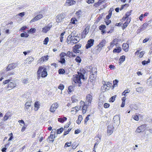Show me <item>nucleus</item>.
<instances>
[{
    "label": "nucleus",
    "instance_id": "obj_10",
    "mask_svg": "<svg viewBox=\"0 0 152 152\" xmlns=\"http://www.w3.org/2000/svg\"><path fill=\"white\" fill-rule=\"evenodd\" d=\"M16 84L15 80H10V82L8 84L7 88H9L14 87L16 86Z\"/></svg>",
    "mask_w": 152,
    "mask_h": 152
},
{
    "label": "nucleus",
    "instance_id": "obj_36",
    "mask_svg": "<svg viewBox=\"0 0 152 152\" xmlns=\"http://www.w3.org/2000/svg\"><path fill=\"white\" fill-rule=\"evenodd\" d=\"M58 61L61 64H64L65 63V60L64 58L60 57V60Z\"/></svg>",
    "mask_w": 152,
    "mask_h": 152
},
{
    "label": "nucleus",
    "instance_id": "obj_13",
    "mask_svg": "<svg viewBox=\"0 0 152 152\" xmlns=\"http://www.w3.org/2000/svg\"><path fill=\"white\" fill-rule=\"evenodd\" d=\"M113 120L114 123L117 124H119L120 122V117L119 115L114 116Z\"/></svg>",
    "mask_w": 152,
    "mask_h": 152
},
{
    "label": "nucleus",
    "instance_id": "obj_43",
    "mask_svg": "<svg viewBox=\"0 0 152 152\" xmlns=\"http://www.w3.org/2000/svg\"><path fill=\"white\" fill-rule=\"evenodd\" d=\"M28 34L26 33H22L20 34V36L21 37H27L28 36Z\"/></svg>",
    "mask_w": 152,
    "mask_h": 152
},
{
    "label": "nucleus",
    "instance_id": "obj_41",
    "mask_svg": "<svg viewBox=\"0 0 152 152\" xmlns=\"http://www.w3.org/2000/svg\"><path fill=\"white\" fill-rule=\"evenodd\" d=\"M75 60L77 62L80 63L81 62V60L80 58L78 56L75 58Z\"/></svg>",
    "mask_w": 152,
    "mask_h": 152
},
{
    "label": "nucleus",
    "instance_id": "obj_31",
    "mask_svg": "<svg viewBox=\"0 0 152 152\" xmlns=\"http://www.w3.org/2000/svg\"><path fill=\"white\" fill-rule=\"evenodd\" d=\"M104 84L106 86L108 90H109L110 89L111 86L112 84L111 83L109 82H107L106 83L105 82V83Z\"/></svg>",
    "mask_w": 152,
    "mask_h": 152
},
{
    "label": "nucleus",
    "instance_id": "obj_15",
    "mask_svg": "<svg viewBox=\"0 0 152 152\" xmlns=\"http://www.w3.org/2000/svg\"><path fill=\"white\" fill-rule=\"evenodd\" d=\"M129 45L126 43H124L122 45V49L125 52H127L129 50Z\"/></svg>",
    "mask_w": 152,
    "mask_h": 152
},
{
    "label": "nucleus",
    "instance_id": "obj_52",
    "mask_svg": "<svg viewBox=\"0 0 152 152\" xmlns=\"http://www.w3.org/2000/svg\"><path fill=\"white\" fill-rule=\"evenodd\" d=\"M64 85L62 84H60V85L58 86V88L61 90H62L64 89Z\"/></svg>",
    "mask_w": 152,
    "mask_h": 152
},
{
    "label": "nucleus",
    "instance_id": "obj_47",
    "mask_svg": "<svg viewBox=\"0 0 152 152\" xmlns=\"http://www.w3.org/2000/svg\"><path fill=\"white\" fill-rule=\"evenodd\" d=\"M63 131V128H61L60 129H58L57 131V134H60Z\"/></svg>",
    "mask_w": 152,
    "mask_h": 152
},
{
    "label": "nucleus",
    "instance_id": "obj_12",
    "mask_svg": "<svg viewBox=\"0 0 152 152\" xmlns=\"http://www.w3.org/2000/svg\"><path fill=\"white\" fill-rule=\"evenodd\" d=\"M106 41L105 39H103L101 42L98 45V49L101 50L105 44Z\"/></svg>",
    "mask_w": 152,
    "mask_h": 152
},
{
    "label": "nucleus",
    "instance_id": "obj_16",
    "mask_svg": "<svg viewBox=\"0 0 152 152\" xmlns=\"http://www.w3.org/2000/svg\"><path fill=\"white\" fill-rule=\"evenodd\" d=\"M89 28L88 27H86L82 32V37H85L86 36L89 32Z\"/></svg>",
    "mask_w": 152,
    "mask_h": 152
},
{
    "label": "nucleus",
    "instance_id": "obj_49",
    "mask_svg": "<svg viewBox=\"0 0 152 152\" xmlns=\"http://www.w3.org/2000/svg\"><path fill=\"white\" fill-rule=\"evenodd\" d=\"M48 41H49L48 38V37H47L44 40V41L43 42L44 44V45H47L48 44Z\"/></svg>",
    "mask_w": 152,
    "mask_h": 152
},
{
    "label": "nucleus",
    "instance_id": "obj_32",
    "mask_svg": "<svg viewBox=\"0 0 152 152\" xmlns=\"http://www.w3.org/2000/svg\"><path fill=\"white\" fill-rule=\"evenodd\" d=\"M88 106V105H83L82 108V112L84 114L86 113Z\"/></svg>",
    "mask_w": 152,
    "mask_h": 152
},
{
    "label": "nucleus",
    "instance_id": "obj_44",
    "mask_svg": "<svg viewBox=\"0 0 152 152\" xmlns=\"http://www.w3.org/2000/svg\"><path fill=\"white\" fill-rule=\"evenodd\" d=\"M116 96V95L114 96H112L109 99L110 102H113L115 100V98Z\"/></svg>",
    "mask_w": 152,
    "mask_h": 152
},
{
    "label": "nucleus",
    "instance_id": "obj_40",
    "mask_svg": "<svg viewBox=\"0 0 152 152\" xmlns=\"http://www.w3.org/2000/svg\"><path fill=\"white\" fill-rule=\"evenodd\" d=\"M71 144L72 142H67L65 143L64 148H65L66 147H69L71 145Z\"/></svg>",
    "mask_w": 152,
    "mask_h": 152
},
{
    "label": "nucleus",
    "instance_id": "obj_45",
    "mask_svg": "<svg viewBox=\"0 0 152 152\" xmlns=\"http://www.w3.org/2000/svg\"><path fill=\"white\" fill-rule=\"evenodd\" d=\"M58 72L60 74H63L65 72L63 69H59Z\"/></svg>",
    "mask_w": 152,
    "mask_h": 152
},
{
    "label": "nucleus",
    "instance_id": "obj_50",
    "mask_svg": "<svg viewBox=\"0 0 152 152\" xmlns=\"http://www.w3.org/2000/svg\"><path fill=\"white\" fill-rule=\"evenodd\" d=\"M106 26L104 25H101L99 27V28L100 30H103L105 28Z\"/></svg>",
    "mask_w": 152,
    "mask_h": 152
},
{
    "label": "nucleus",
    "instance_id": "obj_59",
    "mask_svg": "<svg viewBox=\"0 0 152 152\" xmlns=\"http://www.w3.org/2000/svg\"><path fill=\"white\" fill-rule=\"evenodd\" d=\"M129 24H128L127 23H125L123 24V26H122V29H124L125 28H126L127 26H128Z\"/></svg>",
    "mask_w": 152,
    "mask_h": 152
},
{
    "label": "nucleus",
    "instance_id": "obj_42",
    "mask_svg": "<svg viewBox=\"0 0 152 152\" xmlns=\"http://www.w3.org/2000/svg\"><path fill=\"white\" fill-rule=\"evenodd\" d=\"M150 62V60L149 59H148V61H142V65H145L146 64H147Z\"/></svg>",
    "mask_w": 152,
    "mask_h": 152
},
{
    "label": "nucleus",
    "instance_id": "obj_18",
    "mask_svg": "<svg viewBox=\"0 0 152 152\" xmlns=\"http://www.w3.org/2000/svg\"><path fill=\"white\" fill-rule=\"evenodd\" d=\"M48 57L49 56L48 55L42 56V58H40L39 60L40 62H43L44 61L48 60Z\"/></svg>",
    "mask_w": 152,
    "mask_h": 152
},
{
    "label": "nucleus",
    "instance_id": "obj_28",
    "mask_svg": "<svg viewBox=\"0 0 152 152\" xmlns=\"http://www.w3.org/2000/svg\"><path fill=\"white\" fill-rule=\"evenodd\" d=\"M121 47H119L118 48H115L113 51V52L119 53L121 52Z\"/></svg>",
    "mask_w": 152,
    "mask_h": 152
},
{
    "label": "nucleus",
    "instance_id": "obj_35",
    "mask_svg": "<svg viewBox=\"0 0 152 152\" xmlns=\"http://www.w3.org/2000/svg\"><path fill=\"white\" fill-rule=\"evenodd\" d=\"M36 31V29L35 28H31L28 31V32L29 33H31L32 34L34 33Z\"/></svg>",
    "mask_w": 152,
    "mask_h": 152
},
{
    "label": "nucleus",
    "instance_id": "obj_55",
    "mask_svg": "<svg viewBox=\"0 0 152 152\" xmlns=\"http://www.w3.org/2000/svg\"><path fill=\"white\" fill-rule=\"evenodd\" d=\"M110 46H109V49H111L113 48V47L115 45V43L113 42H111L110 43Z\"/></svg>",
    "mask_w": 152,
    "mask_h": 152
},
{
    "label": "nucleus",
    "instance_id": "obj_34",
    "mask_svg": "<svg viewBox=\"0 0 152 152\" xmlns=\"http://www.w3.org/2000/svg\"><path fill=\"white\" fill-rule=\"evenodd\" d=\"M136 90L138 92L142 93L144 89L142 87H140L136 88Z\"/></svg>",
    "mask_w": 152,
    "mask_h": 152
},
{
    "label": "nucleus",
    "instance_id": "obj_22",
    "mask_svg": "<svg viewBox=\"0 0 152 152\" xmlns=\"http://www.w3.org/2000/svg\"><path fill=\"white\" fill-rule=\"evenodd\" d=\"M67 56H68L69 57L71 58L72 57H75L76 56V55L73 54L72 52L68 51L67 53Z\"/></svg>",
    "mask_w": 152,
    "mask_h": 152
},
{
    "label": "nucleus",
    "instance_id": "obj_27",
    "mask_svg": "<svg viewBox=\"0 0 152 152\" xmlns=\"http://www.w3.org/2000/svg\"><path fill=\"white\" fill-rule=\"evenodd\" d=\"M73 51L74 52L76 53H81V52L80 50H79L78 49H77L76 48H75V47H73Z\"/></svg>",
    "mask_w": 152,
    "mask_h": 152
},
{
    "label": "nucleus",
    "instance_id": "obj_8",
    "mask_svg": "<svg viewBox=\"0 0 152 152\" xmlns=\"http://www.w3.org/2000/svg\"><path fill=\"white\" fill-rule=\"evenodd\" d=\"M56 21L57 22H61L62 20L64 18V14H61L58 15L56 17Z\"/></svg>",
    "mask_w": 152,
    "mask_h": 152
},
{
    "label": "nucleus",
    "instance_id": "obj_24",
    "mask_svg": "<svg viewBox=\"0 0 152 152\" xmlns=\"http://www.w3.org/2000/svg\"><path fill=\"white\" fill-rule=\"evenodd\" d=\"M54 138L55 136H54L53 134H51L48 137V139L50 141L53 142L54 140Z\"/></svg>",
    "mask_w": 152,
    "mask_h": 152
},
{
    "label": "nucleus",
    "instance_id": "obj_23",
    "mask_svg": "<svg viewBox=\"0 0 152 152\" xmlns=\"http://www.w3.org/2000/svg\"><path fill=\"white\" fill-rule=\"evenodd\" d=\"M125 57L123 55L120 56L119 59V63L121 64L125 60Z\"/></svg>",
    "mask_w": 152,
    "mask_h": 152
},
{
    "label": "nucleus",
    "instance_id": "obj_21",
    "mask_svg": "<svg viewBox=\"0 0 152 152\" xmlns=\"http://www.w3.org/2000/svg\"><path fill=\"white\" fill-rule=\"evenodd\" d=\"M58 107V105H51L50 109V110L51 112H53Z\"/></svg>",
    "mask_w": 152,
    "mask_h": 152
},
{
    "label": "nucleus",
    "instance_id": "obj_39",
    "mask_svg": "<svg viewBox=\"0 0 152 152\" xmlns=\"http://www.w3.org/2000/svg\"><path fill=\"white\" fill-rule=\"evenodd\" d=\"M28 97L29 98L26 99V102L25 104V105L27 104H30L32 102L31 98L29 97Z\"/></svg>",
    "mask_w": 152,
    "mask_h": 152
},
{
    "label": "nucleus",
    "instance_id": "obj_53",
    "mask_svg": "<svg viewBox=\"0 0 152 152\" xmlns=\"http://www.w3.org/2000/svg\"><path fill=\"white\" fill-rule=\"evenodd\" d=\"M81 45L80 44H78L76 45L75 46H74L73 47H75V48H76L77 49H79L81 47Z\"/></svg>",
    "mask_w": 152,
    "mask_h": 152
},
{
    "label": "nucleus",
    "instance_id": "obj_38",
    "mask_svg": "<svg viewBox=\"0 0 152 152\" xmlns=\"http://www.w3.org/2000/svg\"><path fill=\"white\" fill-rule=\"evenodd\" d=\"M73 90V86H69L68 87V92L69 93H71Z\"/></svg>",
    "mask_w": 152,
    "mask_h": 152
},
{
    "label": "nucleus",
    "instance_id": "obj_62",
    "mask_svg": "<svg viewBox=\"0 0 152 152\" xmlns=\"http://www.w3.org/2000/svg\"><path fill=\"white\" fill-rule=\"evenodd\" d=\"M133 118L136 121H138L139 120V117L136 114V115L133 117Z\"/></svg>",
    "mask_w": 152,
    "mask_h": 152
},
{
    "label": "nucleus",
    "instance_id": "obj_25",
    "mask_svg": "<svg viewBox=\"0 0 152 152\" xmlns=\"http://www.w3.org/2000/svg\"><path fill=\"white\" fill-rule=\"evenodd\" d=\"M108 13V15L106 16L105 19H109L111 17L112 13V11L111 10V9H110Z\"/></svg>",
    "mask_w": 152,
    "mask_h": 152
},
{
    "label": "nucleus",
    "instance_id": "obj_26",
    "mask_svg": "<svg viewBox=\"0 0 152 152\" xmlns=\"http://www.w3.org/2000/svg\"><path fill=\"white\" fill-rule=\"evenodd\" d=\"M83 119L82 116L81 115H79L78 116L77 120L76 121V123L78 124H79L81 122V121Z\"/></svg>",
    "mask_w": 152,
    "mask_h": 152
},
{
    "label": "nucleus",
    "instance_id": "obj_58",
    "mask_svg": "<svg viewBox=\"0 0 152 152\" xmlns=\"http://www.w3.org/2000/svg\"><path fill=\"white\" fill-rule=\"evenodd\" d=\"M90 116V115H88L87 116L86 118L85 121H84V123L85 124L89 120V117Z\"/></svg>",
    "mask_w": 152,
    "mask_h": 152
},
{
    "label": "nucleus",
    "instance_id": "obj_56",
    "mask_svg": "<svg viewBox=\"0 0 152 152\" xmlns=\"http://www.w3.org/2000/svg\"><path fill=\"white\" fill-rule=\"evenodd\" d=\"M118 81L117 80H115L113 81V85L115 86V87L117 86V83L118 82Z\"/></svg>",
    "mask_w": 152,
    "mask_h": 152
},
{
    "label": "nucleus",
    "instance_id": "obj_51",
    "mask_svg": "<svg viewBox=\"0 0 152 152\" xmlns=\"http://www.w3.org/2000/svg\"><path fill=\"white\" fill-rule=\"evenodd\" d=\"M43 17V15L42 14H39L36 16V19L37 20L40 19Z\"/></svg>",
    "mask_w": 152,
    "mask_h": 152
},
{
    "label": "nucleus",
    "instance_id": "obj_17",
    "mask_svg": "<svg viewBox=\"0 0 152 152\" xmlns=\"http://www.w3.org/2000/svg\"><path fill=\"white\" fill-rule=\"evenodd\" d=\"M80 79V77H79L77 75L76 76L74 77V80L75 83L81 84Z\"/></svg>",
    "mask_w": 152,
    "mask_h": 152
},
{
    "label": "nucleus",
    "instance_id": "obj_30",
    "mask_svg": "<svg viewBox=\"0 0 152 152\" xmlns=\"http://www.w3.org/2000/svg\"><path fill=\"white\" fill-rule=\"evenodd\" d=\"M72 35V34H71ZM72 35H69L67 39V42L68 44H72V42H71V40Z\"/></svg>",
    "mask_w": 152,
    "mask_h": 152
},
{
    "label": "nucleus",
    "instance_id": "obj_61",
    "mask_svg": "<svg viewBox=\"0 0 152 152\" xmlns=\"http://www.w3.org/2000/svg\"><path fill=\"white\" fill-rule=\"evenodd\" d=\"M61 57L64 58L65 56H67V53L64 52L61 53L60 55Z\"/></svg>",
    "mask_w": 152,
    "mask_h": 152
},
{
    "label": "nucleus",
    "instance_id": "obj_33",
    "mask_svg": "<svg viewBox=\"0 0 152 152\" xmlns=\"http://www.w3.org/2000/svg\"><path fill=\"white\" fill-rule=\"evenodd\" d=\"M78 75H77L79 77H80V78L84 79H85L84 77V75L82 73L79 72H77Z\"/></svg>",
    "mask_w": 152,
    "mask_h": 152
},
{
    "label": "nucleus",
    "instance_id": "obj_63",
    "mask_svg": "<svg viewBox=\"0 0 152 152\" xmlns=\"http://www.w3.org/2000/svg\"><path fill=\"white\" fill-rule=\"evenodd\" d=\"M149 23H144L142 25V28H144V29H145L146 28L147 26H148Z\"/></svg>",
    "mask_w": 152,
    "mask_h": 152
},
{
    "label": "nucleus",
    "instance_id": "obj_46",
    "mask_svg": "<svg viewBox=\"0 0 152 152\" xmlns=\"http://www.w3.org/2000/svg\"><path fill=\"white\" fill-rule=\"evenodd\" d=\"M132 11V10H131L127 12L125 14V16H126V17L129 18L128 17L131 15Z\"/></svg>",
    "mask_w": 152,
    "mask_h": 152
},
{
    "label": "nucleus",
    "instance_id": "obj_19",
    "mask_svg": "<svg viewBox=\"0 0 152 152\" xmlns=\"http://www.w3.org/2000/svg\"><path fill=\"white\" fill-rule=\"evenodd\" d=\"M104 0H99L98 1L94 4V6L95 7H97L101 5Z\"/></svg>",
    "mask_w": 152,
    "mask_h": 152
},
{
    "label": "nucleus",
    "instance_id": "obj_20",
    "mask_svg": "<svg viewBox=\"0 0 152 152\" xmlns=\"http://www.w3.org/2000/svg\"><path fill=\"white\" fill-rule=\"evenodd\" d=\"M34 60V58L33 57L30 56L26 59V61H27V63L28 62V64H30Z\"/></svg>",
    "mask_w": 152,
    "mask_h": 152
},
{
    "label": "nucleus",
    "instance_id": "obj_2",
    "mask_svg": "<svg viewBox=\"0 0 152 152\" xmlns=\"http://www.w3.org/2000/svg\"><path fill=\"white\" fill-rule=\"evenodd\" d=\"M96 69L95 67L93 68L91 70V72L90 73L89 78L91 80H94L96 79Z\"/></svg>",
    "mask_w": 152,
    "mask_h": 152
},
{
    "label": "nucleus",
    "instance_id": "obj_48",
    "mask_svg": "<svg viewBox=\"0 0 152 152\" xmlns=\"http://www.w3.org/2000/svg\"><path fill=\"white\" fill-rule=\"evenodd\" d=\"M104 22L107 25H108L111 23V21L109 19H105Z\"/></svg>",
    "mask_w": 152,
    "mask_h": 152
},
{
    "label": "nucleus",
    "instance_id": "obj_54",
    "mask_svg": "<svg viewBox=\"0 0 152 152\" xmlns=\"http://www.w3.org/2000/svg\"><path fill=\"white\" fill-rule=\"evenodd\" d=\"M101 88L102 90H104V91L108 90V89L107 88L106 86L105 85V84L103 85V86Z\"/></svg>",
    "mask_w": 152,
    "mask_h": 152
},
{
    "label": "nucleus",
    "instance_id": "obj_14",
    "mask_svg": "<svg viewBox=\"0 0 152 152\" xmlns=\"http://www.w3.org/2000/svg\"><path fill=\"white\" fill-rule=\"evenodd\" d=\"M146 127V125L143 124L139 126L136 130V132L140 133L141 132L142 130L144 129Z\"/></svg>",
    "mask_w": 152,
    "mask_h": 152
},
{
    "label": "nucleus",
    "instance_id": "obj_64",
    "mask_svg": "<svg viewBox=\"0 0 152 152\" xmlns=\"http://www.w3.org/2000/svg\"><path fill=\"white\" fill-rule=\"evenodd\" d=\"M76 142H74L73 143L72 145V148L74 149H75L76 148V147L78 145H77L76 146Z\"/></svg>",
    "mask_w": 152,
    "mask_h": 152
},
{
    "label": "nucleus",
    "instance_id": "obj_1",
    "mask_svg": "<svg viewBox=\"0 0 152 152\" xmlns=\"http://www.w3.org/2000/svg\"><path fill=\"white\" fill-rule=\"evenodd\" d=\"M37 74L38 79L40 78L41 76L43 78L45 77L48 75L46 68H43L42 66H39L37 72Z\"/></svg>",
    "mask_w": 152,
    "mask_h": 152
},
{
    "label": "nucleus",
    "instance_id": "obj_4",
    "mask_svg": "<svg viewBox=\"0 0 152 152\" xmlns=\"http://www.w3.org/2000/svg\"><path fill=\"white\" fill-rule=\"evenodd\" d=\"M92 100V96L91 94H89L87 95L85 100V102L86 104H91Z\"/></svg>",
    "mask_w": 152,
    "mask_h": 152
},
{
    "label": "nucleus",
    "instance_id": "obj_7",
    "mask_svg": "<svg viewBox=\"0 0 152 152\" xmlns=\"http://www.w3.org/2000/svg\"><path fill=\"white\" fill-rule=\"evenodd\" d=\"M17 66L15 64L12 63L9 64L7 67L6 69V71H8L14 69Z\"/></svg>",
    "mask_w": 152,
    "mask_h": 152
},
{
    "label": "nucleus",
    "instance_id": "obj_9",
    "mask_svg": "<svg viewBox=\"0 0 152 152\" xmlns=\"http://www.w3.org/2000/svg\"><path fill=\"white\" fill-rule=\"evenodd\" d=\"M113 125H110L108 126L107 132L108 135H110L113 133Z\"/></svg>",
    "mask_w": 152,
    "mask_h": 152
},
{
    "label": "nucleus",
    "instance_id": "obj_6",
    "mask_svg": "<svg viewBox=\"0 0 152 152\" xmlns=\"http://www.w3.org/2000/svg\"><path fill=\"white\" fill-rule=\"evenodd\" d=\"M94 40L93 39H90L88 40L87 43L86 44V49L90 48L94 44Z\"/></svg>",
    "mask_w": 152,
    "mask_h": 152
},
{
    "label": "nucleus",
    "instance_id": "obj_5",
    "mask_svg": "<svg viewBox=\"0 0 152 152\" xmlns=\"http://www.w3.org/2000/svg\"><path fill=\"white\" fill-rule=\"evenodd\" d=\"M52 26V23H50L48 24V25L46 26L43 27L42 28V32L45 33H46L50 29Z\"/></svg>",
    "mask_w": 152,
    "mask_h": 152
},
{
    "label": "nucleus",
    "instance_id": "obj_29",
    "mask_svg": "<svg viewBox=\"0 0 152 152\" xmlns=\"http://www.w3.org/2000/svg\"><path fill=\"white\" fill-rule=\"evenodd\" d=\"M67 118L65 117H64L62 118H58V121L61 123H63L66 120Z\"/></svg>",
    "mask_w": 152,
    "mask_h": 152
},
{
    "label": "nucleus",
    "instance_id": "obj_37",
    "mask_svg": "<svg viewBox=\"0 0 152 152\" xmlns=\"http://www.w3.org/2000/svg\"><path fill=\"white\" fill-rule=\"evenodd\" d=\"M147 81L149 85H152V76L150 77L149 78L148 80Z\"/></svg>",
    "mask_w": 152,
    "mask_h": 152
},
{
    "label": "nucleus",
    "instance_id": "obj_3",
    "mask_svg": "<svg viewBox=\"0 0 152 152\" xmlns=\"http://www.w3.org/2000/svg\"><path fill=\"white\" fill-rule=\"evenodd\" d=\"M80 37L77 36L72 35L71 40L70 42H72V45L74 44H76L80 40Z\"/></svg>",
    "mask_w": 152,
    "mask_h": 152
},
{
    "label": "nucleus",
    "instance_id": "obj_57",
    "mask_svg": "<svg viewBox=\"0 0 152 152\" xmlns=\"http://www.w3.org/2000/svg\"><path fill=\"white\" fill-rule=\"evenodd\" d=\"M71 120L70 119V121L68 122L66 125H65V126H64V129L65 128H67L69 127V125L71 124V122H70Z\"/></svg>",
    "mask_w": 152,
    "mask_h": 152
},
{
    "label": "nucleus",
    "instance_id": "obj_60",
    "mask_svg": "<svg viewBox=\"0 0 152 152\" xmlns=\"http://www.w3.org/2000/svg\"><path fill=\"white\" fill-rule=\"evenodd\" d=\"M129 92V90L128 89L125 90L122 94V95L125 96L126 93H128Z\"/></svg>",
    "mask_w": 152,
    "mask_h": 152
},
{
    "label": "nucleus",
    "instance_id": "obj_11",
    "mask_svg": "<svg viewBox=\"0 0 152 152\" xmlns=\"http://www.w3.org/2000/svg\"><path fill=\"white\" fill-rule=\"evenodd\" d=\"M76 3L74 0H66L65 4V6H70Z\"/></svg>",
    "mask_w": 152,
    "mask_h": 152
}]
</instances>
